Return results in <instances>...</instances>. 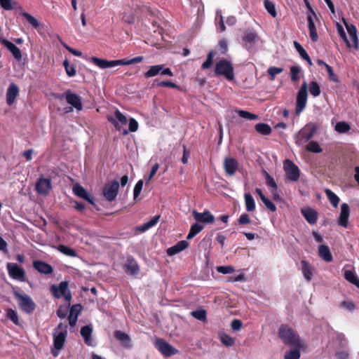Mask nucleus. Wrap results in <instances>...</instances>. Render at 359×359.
Masks as SVG:
<instances>
[{"label":"nucleus","mask_w":359,"mask_h":359,"mask_svg":"<svg viewBox=\"0 0 359 359\" xmlns=\"http://www.w3.org/2000/svg\"><path fill=\"white\" fill-rule=\"evenodd\" d=\"M278 336L285 344L295 348L286 352L284 359H299L301 356L299 349L306 348V346L297 332L287 325H281L278 329Z\"/></svg>","instance_id":"nucleus-1"},{"label":"nucleus","mask_w":359,"mask_h":359,"mask_svg":"<svg viewBox=\"0 0 359 359\" xmlns=\"http://www.w3.org/2000/svg\"><path fill=\"white\" fill-rule=\"evenodd\" d=\"M144 57L142 56H137L130 60L121 59L116 60H107L104 59H100L96 57L91 58L92 62L97 67L101 69H107L114 67L118 65H130L136 63L141 62Z\"/></svg>","instance_id":"nucleus-2"},{"label":"nucleus","mask_w":359,"mask_h":359,"mask_svg":"<svg viewBox=\"0 0 359 359\" xmlns=\"http://www.w3.org/2000/svg\"><path fill=\"white\" fill-rule=\"evenodd\" d=\"M318 126L314 123H309L294 135L295 143L301 146L309 141L316 133Z\"/></svg>","instance_id":"nucleus-3"},{"label":"nucleus","mask_w":359,"mask_h":359,"mask_svg":"<svg viewBox=\"0 0 359 359\" xmlns=\"http://www.w3.org/2000/svg\"><path fill=\"white\" fill-rule=\"evenodd\" d=\"M232 63L226 59L219 60L215 64V74L223 76L229 81H232L234 79Z\"/></svg>","instance_id":"nucleus-4"},{"label":"nucleus","mask_w":359,"mask_h":359,"mask_svg":"<svg viewBox=\"0 0 359 359\" xmlns=\"http://www.w3.org/2000/svg\"><path fill=\"white\" fill-rule=\"evenodd\" d=\"M50 290L53 295L57 299L63 297L68 302L72 299V294L68 288V283L67 281H62L58 285H53L50 286Z\"/></svg>","instance_id":"nucleus-5"},{"label":"nucleus","mask_w":359,"mask_h":359,"mask_svg":"<svg viewBox=\"0 0 359 359\" xmlns=\"http://www.w3.org/2000/svg\"><path fill=\"white\" fill-rule=\"evenodd\" d=\"M283 168L287 180L292 182L298 181L300 176V170L297 165L291 160L285 159L283 163Z\"/></svg>","instance_id":"nucleus-6"},{"label":"nucleus","mask_w":359,"mask_h":359,"mask_svg":"<svg viewBox=\"0 0 359 359\" xmlns=\"http://www.w3.org/2000/svg\"><path fill=\"white\" fill-rule=\"evenodd\" d=\"M307 83L304 81L300 87L296 100L295 114L299 115L305 108L307 101Z\"/></svg>","instance_id":"nucleus-7"},{"label":"nucleus","mask_w":359,"mask_h":359,"mask_svg":"<svg viewBox=\"0 0 359 359\" xmlns=\"http://www.w3.org/2000/svg\"><path fill=\"white\" fill-rule=\"evenodd\" d=\"M58 97L60 99L65 97L67 103L78 111H81L83 109L81 97L76 93H72L70 90H68L63 94L58 95Z\"/></svg>","instance_id":"nucleus-8"},{"label":"nucleus","mask_w":359,"mask_h":359,"mask_svg":"<svg viewBox=\"0 0 359 359\" xmlns=\"http://www.w3.org/2000/svg\"><path fill=\"white\" fill-rule=\"evenodd\" d=\"M119 184L116 180H112L107 183L103 189V195L108 201H113L118 191Z\"/></svg>","instance_id":"nucleus-9"},{"label":"nucleus","mask_w":359,"mask_h":359,"mask_svg":"<svg viewBox=\"0 0 359 359\" xmlns=\"http://www.w3.org/2000/svg\"><path fill=\"white\" fill-rule=\"evenodd\" d=\"M6 269L8 270V275L12 278L20 281H23L25 280V271L22 268L20 267L17 264L9 262L6 264Z\"/></svg>","instance_id":"nucleus-10"},{"label":"nucleus","mask_w":359,"mask_h":359,"mask_svg":"<svg viewBox=\"0 0 359 359\" xmlns=\"http://www.w3.org/2000/svg\"><path fill=\"white\" fill-rule=\"evenodd\" d=\"M16 296L19 299V306L23 311L30 313L35 309V304L29 296L19 294Z\"/></svg>","instance_id":"nucleus-11"},{"label":"nucleus","mask_w":359,"mask_h":359,"mask_svg":"<svg viewBox=\"0 0 359 359\" xmlns=\"http://www.w3.org/2000/svg\"><path fill=\"white\" fill-rule=\"evenodd\" d=\"M72 191L76 196L86 200L92 205L95 204L94 198L79 184H75L72 187Z\"/></svg>","instance_id":"nucleus-12"},{"label":"nucleus","mask_w":359,"mask_h":359,"mask_svg":"<svg viewBox=\"0 0 359 359\" xmlns=\"http://www.w3.org/2000/svg\"><path fill=\"white\" fill-rule=\"evenodd\" d=\"M107 120L113 123L118 130H121L122 126L127 123L126 117L118 109L116 110L114 116H108Z\"/></svg>","instance_id":"nucleus-13"},{"label":"nucleus","mask_w":359,"mask_h":359,"mask_svg":"<svg viewBox=\"0 0 359 359\" xmlns=\"http://www.w3.org/2000/svg\"><path fill=\"white\" fill-rule=\"evenodd\" d=\"M51 188V181L50 179L39 178L36 184V190L41 195L48 194Z\"/></svg>","instance_id":"nucleus-14"},{"label":"nucleus","mask_w":359,"mask_h":359,"mask_svg":"<svg viewBox=\"0 0 359 359\" xmlns=\"http://www.w3.org/2000/svg\"><path fill=\"white\" fill-rule=\"evenodd\" d=\"M350 215V208L346 203H342L341 205L340 215L338 218V224L344 228L348 227V217Z\"/></svg>","instance_id":"nucleus-15"},{"label":"nucleus","mask_w":359,"mask_h":359,"mask_svg":"<svg viewBox=\"0 0 359 359\" xmlns=\"http://www.w3.org/2000/svg\"><path fill=\"white\" fill-rule=\"evenodd\" d=\"M193 215L195 220L198 222L211 224L215 221L214 215L208 210H205L203 212H198L194 210Z\"/></svg>","instance_id":"nucleus-16"},{"label":"nucleus","mask_w":359,"mask_h":359,"mask_svg":"<svg viewBox=\"0 0 359 359\" xmlns=\"http://www.w3.org/2000/svg\"><path fill=\"white\" fill-rule=\"evenodd\" d=\"M238 168V162L232 157L225 158L224 161V169L227 175L233 176Z\"/></svg>","instance_id":"nucleus-17"},{"label":"nucleus","mask_w":359,"mask_h":359,"mask_svg":"<svg viewBox=\"0 0 359 359\" xmlns=\"http://www.w3.org/2000/svg\"><path fill=\"white\" fill-rule=\"evenodd\" d=\"M0 42L8 50H9L11 52L12 55H13V57H15V60H17L18 61L21 60V59H22V53H21V50H20V48L18 47H17L15 44H13L10 41H8L7 39H5L0 38Z\"/></svg>","instance_id":"nucleus-18"},{"label":"nucleus","mask_w":359,"mask_h":359,"mask_svg":"<svg viewBox=\"0 0 359 359\" xmlns=\"http://www.w3.org/2000/svg\"><path fill=\"white\" fill-rule=\"evenodd\" d=\"M33 266L40 273L49 275L53 272V269L51 265L43 261H34Z\"/></svg>","instance_id":"nucleus-19"},{"label":"nucleus","mask_w":359,"mask_h":359,"mask_svg":"<svg viewBox=\"0 0 359 359\" xmlns=\"http://www.w3.org/2000/svg\"><path fill=\"white\" fill-rule=\"evenodd\" d=\"M157 346L158 350L165 356L169 357L176 353V350L169 344L163 340H158L157 341Z\"/></svg>","instance_id":"nucleus-20"},{"label":"nucleus","mask_w":359,"mask_h":359,"mask_svg":"<svg viewBox=\"0 0 359 359\" xmlns=\"http://www.w3.org/2000/svg\"><path fill=\"white\" fill-rule=\"evenodd\" d=\"M124 269L126 273L130 275H137L140 271V267L137 262L133 257H128L124 265Z\"/></svg>","instance_id":"nucleus-21"},{"label":"nucleus","mask_w":359,"mask_h":359,"mask_svg":"<svg viewBox=\"0 0 359 359\" xmlns=\"http://www.w3.org/2000/svg\"><path fill=\"white\" fill-rule=\"evenodd\" d=\"M301 212L303 216L304 217L305 219L310 224H314L316 223L318 219V213L315 210L307 207L302 209Z\"/></svg>","instance_id":"nucleus-22"},{"label":"nucleus","mask_w":359,"mask_h":359,"mask_svg":"<svg viewBox=\"0 0 359 359\" xmlns=\"http://www.w3.org/2000/svg\"><path fill=\"white\" fill-rule=\"evenodd\" d=\"M115 339L123 346L125 347H130L131 346V339L130 336L121 331L116 330L114 334Z\"/></svg>","instance_id":"nucleus-23"},{"label":"nucleus","mask_w":359,"mask_h":359,"mask_svg":"<svg viewBox=\"0 0 359 359\" xmlns=\"http://www.w3.org/2000/svg\"><path fill=\"white\" fill-rule=\"evenodd\" d=\"M80 311V304L73 305L70 308L69 314L68 316L69 324L70 327H74L76 325Z\"/></svg>","instance_id":"nucleus-24"},{"label":"nucleus","mask_w":359,"mask_h":359,"mask_svg":"<svg viewBox=\"0 0 359 359\" xmlns=\"http://www.w3.org/2000/svg\"><path fill=\"white\" fill-rule=\"evenodd\" d=\"M66 328L67 325H65V330L63 331H60L57 334H54V347L57 351L60 350L64 345L65 338L67 334Z\"/></svg>","instance_id":"nucleus-25"},{"label":"nucleus","mask_w":359,"mask_h":359,"mask_svg":"<svg viewBox=\"0 0 359 359\" xmlns=\"http://www.w3.org/2000/svg\"><path fill=\"white\" fill-rule=\"evenodd\" d=\"M19 93V88L15 83H11L6 92V102L8 105H11Z\"/></svg>","instance_id":"nucleus-26"},{"label":"nucleus","mask_w":359,"mask_h":359,"mask_svg":"<svg viewBox=\"0 0 359 359\" xmlns=\"http://www.w3.org/2000/svg\"><path fill=\"white\" fill-rule=\"evenodd\" d=\"M92 333L93 327L90 325H85L81 329V335L88 346L93 345Z\"/></svg>","instance_id":"nucleus-27"},{"label":"nucleus","mask_w":359,"mask_h":359,"mask_svg":"<svg viewBox=\"0 0 359 359\" xmlns=\"http://www.w3.org/2000/svg\"><path fill=\"white\" fill-rule=\"evenodd\" d=\"M344 24L346 25L347 32L348 33L349 38H350L351 41L353 42V47L355 49H358V36H357V34H356V28H355V27L354 25H353L347 24L344 20Z\"/></svg>","instance_id":"nucleus-28"},{"label":"nucleus","mask_w":359,"mask_h":359,"mask_svg":"<svg viewBox=\"0 0 359 359\" xmlns=\"http://www.w3.org/2000/svg\"><path fill=\"white\" fill-rule=\"evenodd\" d=\"M319 256L325 262H330L332 261V255L330 248L325 245H320L318 247Z\"/></svg>","instance_id":"nucleus-29"},{"label":"nucleus","mask_w":359,"mask_h":359,"mask_svg":"<svg viewBox=\"0 0 359 359\" xmlns=\"http://www.w3.org/2000/svg\"><path fill=\"white\" fill-rule=\"evenodd\" d=\"M302 264V272L304 277L308 281H310L313 276V268L312 266L305 260L301 261Z\"/></svg>","instance_id":"nucleus-30"},{"label":"nucleus","mask_w":359,"mask_h":359,"mask_svg":"<svg viewBox=\"0 0 359 359\" xmlns=\"http://www.w3.org/2000/svg\"><path fill=\"white\" fill-rule=\"evenodd\" d=\"M160 215L152 217L149 221L137 227V230L140 232H144L151 227L154 226L158 222Z\"/></svg>","instance_id":"nucleus-31"},{"label":"nucleus","mask_w":359,"mask_h":359,"mask_svg":"<svg viewBox=\"0 0 359 359\" xmlns=\"http://www.w3.org/2000/svg\"><path fill=\"white\" fill-rule=\"evenodd\" d=\"M344 278L359 289V278L354 271L346 270L344 271Z\"/></svg>","instance_id":"nucleus-32"},{"label":"nucleus","mask_w":359,"mask_h":359,"mask_svg":"<svg viewBox=\"0 0 359 359\" xmlns=\"http://www.w3.org/2000/svg\"><path fill=\"white\" fill-rule=\"evenodd\" d=\"M161 69H162V65L151 66L149 67V69L146 72L144 73V77L146 79L154 77L158 74H160Z\"/></svg>","instance_id":"nucleus-33"},{"label":"nucleus","mask_w":359,"mask_h":359,"mask_svg":"<svg viewBox=\"0 0 359 359\" xmlns=\"http://www.w3.org/2000/svg\"><path fill=\"white\" fill-rule=\"evenodd\" d=\"M244 198L246 210L248 212L254 211L255 210V202L252 195L249 193H246L244 195Z\"/></svg>","instance_id":"nucleus-34"},{"label":"nucleus","mask_w":359,"mask_h":359,"mask_svg":"<svg viewBox=\"0 0 359 359\" xmlns=\"http://www.w3.org/2000/svg\"><path fill=\"white\" fill-rule=\"evenodd\" d=\"M294 46L302 59L307 61L309 65L311 66L313 65L311 60L305 49L297 41L294 42Z\"/></svg>","instance_id":"nucleus-35"},{"label":"nucleus","mask_w":359,"mask_h":359,"mask_svg":"<svg viewBox=\"0 0 359 359\" xmlns=\"http://www.w3.org/2000/svg\"><path fill=\"white\" fill-rule=\"evenodd\" d=\"M219 338L220 339L222 344L225 345L226 346H231L235 343L234 339L229 334H226L224 332H219Z\"/></svg>","instance_id":"nucleus-36"},{"label":"nucleus","mask_w":359,"mask_h":359,"mask_svg":"<svg viewBox=\"0 0 359 359\" xmlns=\"http://www.w3.org/2000/svg\"><path fill=\"white\" fill-rule=\"evenodd\" d=\"M255 128L256 131L262 135H269L271 133V128L266 123H257Z\"/></svg>","instance_id":"nucleus-37"},{"label":"nucleus","mask_w":359,"mask_h":359,"mask_svg":"<svg viewBox=\"0 0 359 359\" xmlns=\"http://www.w3.org/2000/svg\"><path fill=\"white\" fill-rule=\"evenodd\" d=\"M57 250L61 253L71 257H77L76 252L73 249L65 245H60L57 247Z\"/></svg>","instance_id":"nucleus-38"},{"label":"nucleus","mask_w":359,"mask_h":359,"mask_svg":"<svg viewBox=\"0 0 359 359\" xmlns=\"http://www.w3.org/2000/svg\"><path fill=\"white\" fill-rule=\"evenodd\" d=\"M325 193L334 208H337L339 203V198L330 189H326Z\"/></svg>","instance_id":"nucleus-39"},{"label":"nucleus","mask_w":359,"mask_h":359,"mask_svg":"<svg viewBox=\"0 0 359 359\" xmlns=\"http://www.w3.org/2000/svg\"><path fill=\"white\" fill-rule=\"evenodd\" d=\"M203 229V226L198 224V223H195L191 226L189 232L187 236V238L190 240L193 238L196 235L200 233Z\"/></svg>","instance_id":"nucleus-40"},{"label":"nucleus","mask_w":359,"mask_h":359,"mask_svg":"<svg viewBox=\"0 0 359 359\" xmlns=\"http://www.w3.org/2000/svg\"><path fill=\"white\" fill-rule=\"evenodd\" d=\"M334 129L339 133H346L350 130L351 126L346 121H339L335 125Z\"/></svg>","instance_id":"nucleus-41"},{"label":"nucleus","mask_w":359,"mask_h":359,"mask_svg":"<svg viewBox=\"0 0 359 359\" xmlns=\"http://www.w3.org/2000/svg\"><path fill=\"white\" fill-rule=\"evenodd\" d=\"M21 15L27 20V22L34 28L37 29L40 26L39 22L29 13L23 12Z\"/></svg>","instance_id":"nucleus-42"},{"label":"nucleus","mask_w":359,"mask_h":359,"mask_svg":"<svg viewBox=\"0 0 359 359\" xmlns=\"http://www.w3.org/2000/svg\"><path fill=\"white\" fill-rule=\"evenodd\" d=\"M264 7L267 12L273 18H276L277 15L275 4L270 1L269 0H264Z\"/></svg>","instance_id":"nucleus-43"},{"label":"nucleus","mask_w":359,"mask_h":359,"mask_svg":"<svg viewBox=\"0 0 359 359\" xmlns=\"http://www.w3.org/2000/svg\"><path fill=\"white\" fill-rule=\"evenodd\" d=\"M206 311L205 309H198L191 312V316L197 320L206 321Z\"/></svg>","instance_id":"nucleus-44"},{"label":"nucleus","mask_w":359,"mask_h":359,"mask_svg":"<svg viewBox=\"0 0 359 359\" xmlns=\"http://www.w3.org/2000/svg\"><path fill=\"white\" fill-rule=\"evenodd\" d=\"M236 113L238 114V116L240 117L248 119V120H256L258 118L257 115L250 113L247 111L239 109V110H236Z\"/></svg>","instance_id":"nucleus-45"},{"label":"nucleus","mask_w":359,"mask_h":359,"mask_svg":"<svg viewBox=\"0 0 359 359\" xmlns=\"http://www.w3.org/2000/svg\"><path fill=\"white\" fill-rule=\"evenodd\" d=\"M309 92L313 97H317L320 94V88L316 81H311L309 83Z\"/></svg>","instance_id":"nucleus-46"},{"label":"nucleus","mask_w":359,"mask_h":359,"mask_svg":"<svg viewBox=\"0 0 359 359\" xmlns=\"http://www.w3.org/2000/svg\"><path fill=\"white\" fill-rule=\"evenodd\" d=\"M6 316L15 325H19V318L18 313L12 309H8L6 311Z\"/></svg>","instance_id":"nucleus-47"},{"label":"nucleus","mask_w":359,"mask_h":359,"mask_svg":"<svg viewBox=\"0 0 359 359\" xmlns=\"http://www.w3.org/2000/svg\"><path fill=\"white\" fill-rule=\"evenodd\" d=\"M263 173L266 180V184L271 189H277L278 186L274 179L266 170H264Z\"/></svg>","instance_id":"nucleus-48"},{"label":"nucleus","mask_w":359,"mask_h":359,"mask_svg":"<svg viewBox=\"0 0 359 359\" xmlns=\"http://www.w3.org/2000/svg\"><path fill=\"white\" fill-rule=\"evenodd\" d=\"M306 149L313 153H320L322 151L320 144L315 141L310 142L306 146Z\"/></svg>","instance_id":"nucleus-49"},{"label":"nucleus","mask_w":359,"mask_h":359,"mask_svg":"<svg viewBox=\"0 0 359 359\" xmlns=\"http://www.w3.org/2000/svg\"><path fill=\"white\" fill-rule=\"evenodd\" d=\"M213 58L214 53L211 50L208 53L206 60L202 64V68L203 69H209L212 65Z\"/></svg>","instance_id":"nucleus-50"},{"label":"nucleus","mask_w":359,"mask_h":359,"mask_svg":"<svg viewBox=\"0 0 359 359\" xmlns=\"http://www.w3.org/2000/svg\"><path fill=\"white\" fill-rule=\"evenodd\" d=\"M217 271L222 274H231L235 271V269L231 265L219 266L217 267Z\"/></svg>","instance_id":"nucleus-51"},{"label":"nucleus","mask_w":359,"mask_h":359,"mask_svg":"<svg viewBox=\"0 0 359 359\" xmlns=\"http://www.w3.org/2000/svg\"><path fill=\"white\" fill-rule=\"evenodd\" d=\"M137 129H138L137 121L135 118H130L129 120V130H125L123 132V135H127L129 131L133 132V133L135 132L137 130Z\"/></svg>","instance_id":"nucleus-52"},{"label":"nucleus","mask_w":359,"mask_h":359,"mask_svg":"<svg viewBox=\"0 0 359 359\" xmlns=\"http://www.w3.org/2000/svg\"><path fill=\"white\" fill-rule=\"evenodd\" d=\"M337 28L339 33V36L344 41V42L346 43L347 46L351 47V43L347 39L346 34L344 30L343 27L339 24L337 23Z\"/></svg>","instance_id":"nucleus-53"},{"label":"nucleus","mask_w":359,"mask_h":359,"mask_svg":"<svg viewBox=\"0 0 359 359\" xmlns=\"http://www.w3.org/2000/svg\"><path fill=\"white\" fill-rule=\"evenodd\" d=\"M300 71H301V68L299 66H292L290 67L292 81L296 82L299 80V74Z\"/></svg>","instance_id":"nucleus-54"},{"label":"nucleus","mask_w":359,"mask_h":359,"mask_svg":"<svg viewBox=\"0 0 359 359\" xmlns=\"http://www.w3.org/2000/svg\"><path fill=\"white\" fill-rule=\"evenodd\" d=\"M283 71V69L281 67H270L268 69L267 72H268L269 75L271 76V80L273 81V80H274L277 74L282 73Z\"/></svg>","instance_id":"nucleus-55"},{"label":"nucleus","mask_w":359,"mask_h":359,"mask_svg":"<svg viewBox=\"0 0 359 359\" xmlns=\"http://www.w3.org/2000/svg\"><path fill=\"white\" fill-rule=\"evenodd\" d=\"M257 39V36L255 32L247 33L243 38V40L250 45L253 44Z\"/></svg>","instance_id":"nucleus-56"},{"label":"nucleus","mask_w":359,"mask_h":359,"mask_svg":"<svg viewBox=\"0 0 359 359\" xmlns=\"http://www.w3.org/2000/svg\"><path fill=\"white\" fill-rule=\"evenodd\" d=\"M142 187H143V181L142 180H139L135 187H134V191H133V196H134V199L135 200L138 196L140 195L142 189Z\"/></svg>","instance_id":"nucleus-57"},{"label":"nucleus","mask_w":359,"mask_h":359,"mask_svg":"<svg viewBox=\"0 0 359 359\" xmlns=\"http://www.w3.org/2000/svg\"><path fill=\"white\" fill-rule=\"evenodd\" d=\"M326 69L327 72L329 79L333 82H338V76L333 72L332 68L330 65H326Z\"/></svg>","instance_id":"nucleus-58"},{"label":"nucleus","mask_w":359,"mask_h":359,"mask_svg":"<svg viewBox=\"0 0 359 359\" xmlns=\"http://www.w3.org/2000/svg\"><path fill=\"white\" fill-rule=\"evenodd\" d=\"M262 203L271 212H275L276 210V207L275 204L271 201L268 198H262Z\"/></svg>","instance_id":"nucleus-59"},{"label":"nucleus","mask_w":359,"mask_h":359,"mask_svg":"<svg viewBox=\"0 0 359 359\" xmlns=\"http://www.w3.org/2000/svg\"><path fill=\"white\" fill-rule=\"evenodd\" d=\"M250 222L251 220L250 219L249 215L247 213H243L238 219V223L242 225L248 224H250Z\"/></svg>","instance_id":"nucleus-60"},{"label":"nucleus","mask_w":359,"mask_h":359,"mask_svg":"<svg viewBox=\"0 0 359 359\" xmlns=\"http://www.w3.org/2000/svg\"><path fill=\"white\" fill-rule=\"evenodd\" d=\"M242 325V321L238 319L233 320L231 323V327L233 331H239L241 329Z\"/></svg>","instance_id":"nucleus-61"},{"label":"nucleus","mask_w":359,"mask_h":359,"mask_svg":"<svg viewBox=\"0 0 359 359\" xmlns=\"http://www.w3.org/2000/svg\"><path fill=\"white\" fill-rule=\"evenodd\" d=\"M158 86L161 87H169L172 88L178 89L180 87L175 83L169 81H163L158 83Z\"/></svg>","instance_id":"nucleus-62"},{"label":"nucleus","mask_w":359,"mask_h":359,"mask_svg":"<svg viewBox=\"0 0 359 359\" xmlns=\"http://www.w3.org/2000/svg\"><path fill=\"white\" fill-rule=\"evenodd\" d=\"M0 5L5 10L10 11L13 9L11 0H0Z\"/></svg>","instance_id":"nucleus-63"},{"label":"nucleus","mask_w":359,"mask_h":359,"mask_svg":"<svg viewBox=\"0 0 359 359\" xmlns=\"http://www.w3.org/2000/svg\"><path fill=\"white\" fill-rule=\"evenodd\" d=\"M175 245L177 247L180 252H182L188 248L189 243L187 241L183 240L177 242Z\"/></svg>","instance_id":"nucleus-64"}]
</instances>
